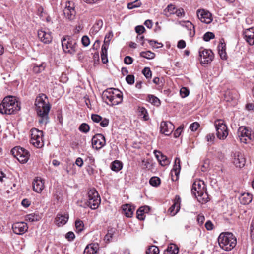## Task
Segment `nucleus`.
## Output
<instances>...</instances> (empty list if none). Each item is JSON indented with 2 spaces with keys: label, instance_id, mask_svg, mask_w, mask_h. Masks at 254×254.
Masks as SVG:
<instances>
[{
  "label": "nucleus",
  "instance_id": "nucleus-21",
  "mask_svg": "<svg viewBox=\"0 0 254 254\" xmlns=\"http://www.w3.org/2000/svg\"><path fill=\"white\" fill-rule=\"evenodd\" d=\"M38 36L39 39L44 43L49 44L52 41V37L50 32L39 30L38 31Z\"/></svg>",
  "mask_w": 254,
  "mask_h": 254
},
{
  "label": "nucleus",
  "instance_id": "nucleus-6",
  "mask_svg": "<svg viewBox=\"0 0 254 254\" xmlns=\"http://www.w3.org/2000/svg\"><path fill=\"white\" fill-rule=\"evenodd\" d=\"M62 45L64 51L65 53L71 55L74 54L76 52L78 48V46L75 40L72 39L69 36L62 38Z\"/></svg>",
  "mask_w": 254,
  "mask_h": 254
},
{
  "label": "nucleus",
  "instance_id": "nucleus-33",
  "mask_svg": "<svg viewBox=\"0 0 254 254\" xmlns=\"http://www.w3.org/2000/svg\"><path fill=\"white\" fill-rule=\"evenodd\" d=\"M140 55L141 57L147 59H153L155 57V53L150 51H142L140 52Z\"/></svg>",
  "mask_w": 254,
  "mask_h": 254
},
{
  "label": "nucleus",
  "instance_id": "nucleus-39",
  "mask_svg": "<svg viewBox=\"0 0 254 254\" xmlns=\"http://www.w3.org/2000/svg\"><path fill=\"white\" fill-rule=\"evenodd\" d=\"M115 233V229L113 228H111L108 230V233L105 235L104 237V240L107 242H109L110 241L111 239L112 238L113 236Z\"/></svg>",
  "mask_w": 254,
  "mask_h": 254
},
{
  "label": "nucleus",
  "instance_id": "nucleus-25",
  "mask_svg": "<svg viewBox=\"0 0 254 254\" xmlns=\"http://www.w3.org/2000/svg\"><path fill=\"white\" fill-rule=\"evenodd\" d=\"M154 153L156 157L157 158L158 160L162 166L167 165L170 163L169 160L160 151H155Z\"/></svg>",
  "mask_w": 254,
  "mask_h": 254
},
{
  "label": "nucleus",
  "instance_id": "nucleus-47",
  "mask_svg": "<svg viewBox=\"0 0 254 254\" xmlns=\"http://www.w3.org/2000/svg\"><path fill=\"white\" fill-rule=\"evenodd\" d=\"M142 73L147 79L150 78L152 76V72L149 67H145L142 70Z\"/></svg>",
  "mask_w": 254,
  "mask_h": 254
},
{
  "label": "nucleus",
  "instance_id": "nucleus-29",
  "mask_svg": "<svg viewBox=\"0 0 254 254\" xmlns=\"http://www.w3.org/2000/svg\"><path fill=\"white\" fill-rule=\"evenodd\" d=\"M98 250L97 244H91L87 245L84 251V254H96Z\"/></svg>",
  "mask_w": 254,
  "mask_h": 254
},
{
  "label": "nucleus",
  "instance_id": "nucleus-12",
  "mask_svg": "<svg viewBox=\"0 0 254 254\" xmlns=\"http://www.w3.org/2000/svg\"><path fill=\"white\" fill-rule=\"evenodd\" d=\"M199 55L200 57V62L202 64H208L214 59V55L212 51L211 50L205 49L202 47L199 49Z\"/></svg>",
  "mask_w": 254,
  "mask_h": 254
},
{
  "label": "nucleus",
  "instance_id": "nucleus-51",
  "mask_svg": "<svg viewBox=\"0 0 254 254\" xmlns=\"http://www.w3.org/2000/svg\"><path fill=\"white\" fill-rule=\"evenodd\" d=\"M44 69V66L43 64H41L40 65L34 66L33 68V72L36 73H39Z\"/></svg>",
  "mask_w": 254,
  "mask_h": 254
},
{
  "label": "nucleus",
  "instance_id": "nucleus-14",
  "mask_svg": "<svg viewBox=\"0 0 254 254\" xmlns=\"http://www.w3.org/2000/svg\"><path fill=\"white\" fill-rule=\"evenodd\" d=\"M92 146L93 148L99 150L106 144L105 137L101 134H96L92 138Z\"/></svg>",
  "mask_w": 254,
  "mask_h": 254
},
{
  "label": "nucleus",
  "instance_id": "nucleus-3",
  "mask_svg": "<svg viewBox=\"0 0 254 254\" xmlns=\"http://www.w3.org/2000/svg\"><path fill=\"white\" fill-rule=\"evenodd\" d=\"M102 99L109 106L117 105L123 101V94L116 88H108L102 93Z\"/></svg>",
  "mask_w": 254,
  "mask_h": 254
},
{
  "label": "nucleus",
  "instance_id": "nucleus-9",
  "mask_svg": "<svg viewBox=\"0 0 254 254\" xmlns=\"http://www.w3.org/2000/svg\"><path fill=\"white\" fill-rule=\"evenodd\" d=\"M11 153L21 163H26L30 155L27 150L19 146L13 148L11 150Z\"/></svg>",
  "mask_w": 254,
  "mask_h": 254
},
{
  "label": "nucleus",
  "instance_id": "nucleus-2",
  "mask_svg": "<svg viewBox=\"0 0 254 254\" xmlns=\"http://www.w3.org/2000/svg\"><path fill=\"white\" fill-rule=\"evenodd\" d=\"M20 110V103L13 96H9L5 97L0 104V113L2 114H15Z\"/></svg>",
  "mask_w": 254,
  "mask_h": 254
},
{
  "label": "nucleus",
  "instance_id": "nucleus-17",
  "mask_svg": "<svg viewBox=\"0 0 254 254\" xmlns=\"http://www.w3.org/2000/svg\"><path fill=\"white\" fill-rule=\"evenodd\" d=\"M174 129V126L170 122L163 121L160 124V131L165 135H169Z\"/></svg>",
  "mask_w": 254,
  "mask_h": 254
},
{
  "label": "nucleus",
  "instance_id": "nucleus-43",
  "mask_svg": "<svg viewBox=\"0 0 254 254\" xmlns=\"http://www.w3.org/2000/svg\"><path fill=\"white\" fill-rule=\"evenodd\" d=\"M110 40L108 41H104V44L102 46L101 54L107 55V51L109 47Z\"/></svg>",
  "mask_w": 254,
  "mask_h": 254
},
{
  "label": "nucleus",
  "instance_id": "nucleus-34",
  "mask_svg": "<svg viewBox=\"0 0 254 254\" xmlns=\"http://www.w3.org/2000/svg\"><path fill=\"white\" fill-rule=\"evenodd\" d=\"M122 167V163L119 161L116 160L112 163L111 169L114 171L118 172L121 170Z\"/></svg>",
  "mask_w": 254,
  "mask_h": 254
},
{
  "label": "nucleus",
  "instance_id": "nucleus-11",
  "mask_svg": "<svg viewBox=\"0 0 254 254\" xmlns=\"http://www.w3.org/2000/svg\"><path fill=\"white\" fill-rule=\"evenodd\" d=\"M217 137L221 140L225 139L228 135L227 126L222 120H217L215 122Z\"/></svg>",
  "mask_w": 254,
  "mask_h": 254
},
{
  "label": "nucleus",
  "instance_id": "nucleus-55",
  "mask_svg": "<svg viewBox=\"0 0 254 254\" xmlns=\"http://www.w3.org/2000/svg\"><path fill=\"white\" fill-rule=\"evenodd\" d=\"M183 127H184L182 125L178 127V128L175 131L174 133V137L177 138L180 135L181 132L183 129Z\"/></svg>",
  "mask_w": 254,
  "mask_h": 254
},
{
  "label": "nucleus",
  "instance_id": "nucleus-46",
  "mask_svg": "<svg viewBox=\"0 0 254 254\" xmlns=\"http://www.w3.org/2000/svg\"><path fill=\"white\" fill-rule=\"evenodd\" d=\"M176 10L175 6L173 4H169L167 8L164 10V13L169 12L170 14H175Z\"/></svg>",
  "mask_w": 254,
  "mask_h": 254
},
{
  "label": "nucleus",
  "instance_id": "nucleus-42",
  "mask_svg": "<svg viewBox=\"0 0 254 254\" xmlns=\"http://www.w3.org/2000/svg\"><path fill=\"white\" fill-rule=\"evenodd\" d=\"M149 183L151 185L157 187L160 184V179L157 177H153L150 179Z\"/></svg>",
  "mask_w": 254,
  "mask_h": 254
},
{
  "label": "nucleus",
  "instance_id": "nucleus-59",
  "mask_svg": "<svg viewBox=\"0 0 254 254\" xmlns=\"http://www.w3.org/2000/svg\"><path fill=\"white\" fill-rule=\"evenodd\" d=\"M124 61L126 64L129 65L132 63L133 60L131 57L127 56L125 57Z\"/></svg>",
  "mask_w": 254,
  "mask_h": 254
},
{
  "label": "nucleus",
  "instance_id": "nucleus-60",
  "mask_svg": "<svg viewBox=\"0 0 254 254\" xmlns=\"http://www.w3.org/2000/svg\"><path fill=\"white\" fill-rule=\"evenodd\" d=\"M175 14H176L178 17H184L185 16V12L184 9L182 8L176 9Z\"/></svg>",
  "mask_w": 254,
  "mask_h": 254
},
{
  "label": "nucleus",
  "instance_id": "nucleus-48",
  "mask_svg": "<svg viewBox=\"0 0 254 254\" xmlns=\"http://www.w3.org/2000/svg\"><path fill=\"white\" fill-rule=\"evenodd\" d=\"M26 220L30 222L37 221L38 220V216L35 214H30L26 215Z\"/></svg>",
  "mask_w": 254,
  "mask_h": 254
},
{
  "label": "nucleus",
  "instance_id": "nucleus-61",
  "mask_svg": "<svg viewBox=\"0 0 254 254\" xmlns=\"http://www.w3.org/2000/svg\"><path fill=\"white\" fill-rule=\"evenodd\" d=\"M65 237L69 241H72L74 239L75 235L73 232L70 231L66 234Z\"/></svg>",
  "mask_w": 254,
  "mask_h": 254
},
{
  "label": "nucleus",
  "instance_id": "nucleus-30",
  "mask_svg": "<svg viewBox=\"0 0 254 254\" xmlns=\"http://www.w3.org/2000/svg\"><path fill=\"white\" fill-rule=\"evenodd\" d=\"M122 209L126 217L128 218L132 217L133 213L134 208L132 207L129 204L124 205L122 206Z\"/></svg>",
  "mask_w": 254,
  "mask_h": 254
},
{
  "label": "nucleus",
  "instance_id": "nucleus-37",
  "mask_svg": "<svg viewBox=\"0 0 254 254\" xmlns=\"http://www.w3.org/2000/svg\"><path fill=\"white\" fill-rule=\"evenodd\" d=\"M148 101L151 103V104H153L154 105H156L157 106H158L160 104V100L159 99L157 98L156 97L150 95H148Z\"/></svg>",
  "mask_w": 254,
  "mask_h": 254
},
{
  "label": "nucleus",
  "instance_id": "nucleus-18",
  "mask_svg": "<svg viewBox=\"0 0 254 254\" xmlns=\"http://www.w3.org/2000/svg\"><path fill=\"white\" fill-rule=\"evenodd\" d=\"M181 198L178 195L175 196L173 204L169 208L168 213L171 216L176 214L180 209Z\"/></svg>",
  "mask_w": 254,
  "mask_h": 254
},
{
  "label": "nucleus",
  "instance_id": "nucleus-4",
  "mask_svg": "<svg viewBox=\"0 0 254 254\" xmlns=\"http://www.w3.org/2000/svg\"><path fill=\"white\" fill-rule=\"evenodd\" d=\"M218 242L221 249L226 251H229L236 246L237 239L235 236L231 232H222L218 238Z\"/></svg>",
  "mask_w": 254,
  "mask_h": 254
},
{
  "label": "nucleus",
  "instance_id": "nucleus-13",
  "mask_svg": "<svg viewBox=\"0 0 254 254\" xmlns=\"http://www.w3.org/2000/svg\"><path fill=\"white\" fill-rule=\"evenodd\" d=\"M238 136L241 142L247 143L252 139L251 131L244 126L240 127L238 130Z\"/></svg>",
  "mask_w": 254,
  "mask_h": 254
},
{
  "label": "nucleus",
  "instance_id": "nucleus-8",
  "mask_svg": "<svg viewBox=\"0 0 254 254\" xmlns=\"http://www.w3.org/2000/svg\"><path fill=\"white\" fill-rule=\"evenodd\" d=\"M30 143L35 147L40 148L44 146L43 132L39 129L33 128L30 130Z\"/></svg>",
  "mask_w": 254,
  "mask_h": 254
},
{
  "label": "nucleus",
  "instance_id": "nucleus-20",
  "mask_svg": "<svg viewBox=\"0 0 254 254\" xmlns=\"http://www.w3.org/2000/svg\"><path fill=\"white\" fill-rule=\"evenodd\" d=\"M244 38L250 45L254 44V28L247 29L243 32Z\"/></svg>",
  "mask_w": 254,
  "mask_h": 254
},
{
  "label": "nucleus",
  "instance_id": "nucleus-16",
  "mask_svg": "<svg viewBox=\"0 0 254 254\" xmlns=\"http://www.w3.org/2000/svg\"><path fill=\"white\" fill-rule=\"evenodd\" d=\"M12 228L15 234L22 235L27 231L28 226L26 223L19 222L14 223Z\"/></svg>",
  "mask_w": 254,
  "mask_h": 254
},
{
  "label": "nucleus",
  "instance_id": "nucleus-57",
  "mask_svg": "<svg viewBox=\"0 0 254 254\" xmlns=\"http://www.w3.org/2000/svg\"><path fill=\"white\" fill-rule=\"evenodd\" d=\"M199 127V124L197 122L192 123L190 126V129L192 131H196Z\"/></svg>",
  "mask_w": 254,
  "mask_h": 254
},
{
  "label": "nucleus",
  "instance_id": "nucleus-1",
  "mask_svg": "<svg viewBox=\"0 0 254 254\" xmlns=\"http://www.w3.org/2000/svg\"><path fill=\"white\" fill-rule=\"evenodd\" d=\"M35 105L39 117V123L41 125H46L49 122L48 115L51 108L47 96L42 94L37 97Z\"/></svg>",
  "mask_w": 254,
  "mask_h": 254
},
{
  "label": "nucleus",
  "instance_id": "nucleus-36",
  "mask_svg": "<svg viewBox=\"0 0 254 254\" xmlns=\"http://www.w3.org/2000/svg\"><path fill=\"white\" fill-rule=\"evenodd\" d=\"M141 4L142 3L140 0H135L133 2L128 3L127 7L129 9H132L140 7Z\"/></svg>",
  "mask_w": 254,
  "mask_h": 254
},
{
  "label": "nucleus",
  "instance_id": "nucleus-49",
  "mask_svg": "<svg viewBox=\"0 0 254 254\" xmlns=\"http://www.w3.org/2000/svg\"><path fill=\"white\" fill-rule=\"evenodd\" d=\"M215 138L214 133H209L206 136V139L209 145L213 144Z\"/></svg>",
  "mask_w": 254,
  "mask_h": 254
},
{
  "label": "nucleus",
  "instance_id": "nucleus-63",
  "mask_svg": "<svg viewBox=\"0 0 254 254\" xmlns=\"http://www.w3.org/2000/svg\"><path fill=\"white\" fill-rule=\"evenodd\" d=\"M75 164L77 166L81 167L83 165V159L80 157H78L75 161Z\"/></svg>",
  "mask_w": 254,
  "mask_h": 254
},
{
  "label": "nucleus",
  "instance_id": "nucleus-31",
  "mask_svg": "<svg viewBox=\"0 0 254 254\" xmlns=\"http://www.w3.org/2000/svg\"><path fill=\"white\" fill-rule=\"evenodd\" d=\"M218 53L220 58L223 60L226 59L227 54L226 52V45L222 43H220L218 46Z\"/></svg>",
  "mask_w": 254,
  "mask_h": 254
},
{
  "label": "nucleus",
  "instance_id": "nucleus-58",
  "mask_svg": "<svg viewBox=\"0 0 254 254\" xmlns=\"http://www.w3.org/2000/svg\"><path fill=\"white\" fill-rule=\"evenodd\" d=\"M109 123V121L108 119L106 118H102V120L100 122V125L101 127H105L108 126Z\"/></svg>",
  "mask_w": 254,
  "mask_h": 254
},
{
  "label": "nucleus",
  "instance_id": "nucleus-10",
  "mask_svg": "<svg viewBox=\"0 0 254 254\" xmlns=\"http://www.w3.org/2000/svg\"><path fill=\"white\" fill-rule=\"evenodd\" d=\"M75 8V3L73 1H67L65 2L63 12L66 20L73 21L75 19L76 12Z\"/></svg>",
  "mask_w": 254,
  "mask_h": 254
},
{
  "label": "nucleus",
  "instance_id": "nucleus-22",
  "mask_svg": "<svg viewBox=\"0 0 254 254\" xmlns=\"http://www.w3.org/2000/svg\"><path fill=\"white\" fill-rule=\"evenodd\" d=\"M68 218V214L59 213L55 218L56 224L58 227L63 226L67 223Z\"/></svg>",
  "mask_w": 254,
  "mask_h": 254
},
{
  "label": "nucleus",
  "instance_id": "nucleus-24",
  "mask_svg": "<svg viewBox=\"0 0 254 254\" xmlns=\"http://www.w3.org/2000/svg\"><path fill=\"white\" fill-rule=\"evenodd\" d=\"M180 24L185 27L189 31V35L190 37H193L195 35L194 26L193 24L190 21H182L179 22Z\"/></svg>",
  "mask_w": 254,
  "mask_h": 254
},
{
  "label": "nucleus",
  "instance_id": "nucleus-53",
  "mask_svg": "<svg viewBox=\"0 0 254 254\" xmlns=\"http://www.w3.org/2000/svg\"><path fill=\"white\" fill-rule=\"evenodd\" d=\"M127 82L130 85L134 83V76L133 75H128L126 78Z\"/></svg>",
  "mask_w": 254,
  "mask_h": 254
},
{
  "label": "nucleus",
  "instance_id": "nucleus-50",
  "mask_svg": "<svg viewBox=\"0 0 254 254\" xmlns=\"http://www.w3.org/2000/svg\"><path fill=\"white\" fill-rule=\"evenodd\" d=\"M189 90L186 87L181 88L180 93L182 98H185L189 95Z\"/></svg>",
  "mask_w": 254,
  "mask_h": 254
},
{
  "label": "nucleus",
  "instance_id": "nucleus-62",
  "mask_svg": "<svg viewBox=\"0 0 254 254\" xmlns=\"http://www.w3.org/2000/svg\"><path fill=\"white\" fill-rule=\"evenodd\" d=\"M205 226L207 230H212L213 229V224L210 221H207Z\"/></svg>",
  "mask_w": 254,
  "mask_h": 254
},
{
  "label": "nucleus",
  "instance_id": "nucleus-45",
  "mask_svg": "<svg viewBox=\"0 0 254 254\" xmlns=\"http://www.w3.org/2000/svg\"><path fill=\"white\" fill-rule=\"evenodd\" d=\"M149 44L155 48H159L162 47L163 45L161 43H158L157 41L152 40H147Z\"/></svg>",
  "mask_w": 254,
  "mask_h": 254
},
{
  "label": "nucleus",
  "instance_id": "nucleus-27",
  "mask_svg": "<svg viewBox=\"0 0 254 254\" xmlns=\"http://www.w3.org/2000/svg\"><path fill=\"white\" fill-rule=\"evenodd\" d=\"M252 198V195L251 193H244L239 197V200L242 204L247 205L251 202Z\"/></svg>",
  "mask_w": 254,
  "mask_h": 254
},
{
  "label": "nucleus",
  "instance_id": "nucleus-38",
  "mask_svg": "<svg viewBox=\"0 0 254 254\" xmlns=\"http://www.w3.org/2000/svg\"><path fill=\"white\" fill-rule=\"evenodd\" d=\"M138 112L140 116H142L144 121H147L149 119L146 109L144 107H139Z\"/></svg>",
  "mask_w": 254,
  "mask_h": 254
},
{
  "label": "nucleus",
  "instance_id": "nucleus-41",
  "mask_svg": "<svg viewBox=\"0 0 254 254\" xmlns=\"http://www.w3.org/2000/svg\"><path fill=\"white\" fill-rule=\"evenodd\" d=\"M75 226L77 232H80L83 230L84 224L83 222L80 220H76L75 222Z\"/></svg>",
  "mask_w": 254,
  "mask_h": 254
},
{
  "label": "nucleus",
  "instance_id": "nucleus-56",
  "mask_svg": "<svg viewBox=\"0 0 254 254\" xmlns=\"http://www.w3.org/2000/svg\"><path fill=\"white\" fill-rule=\"evenodd\" d=\"M135 29L136 32L138 33L139 35H140L142 33H143L145 30L144 27L142 25L137 26L135 27Z\"/></svg>",
  "mask_w": 254,
  "mask_h": 254
},
{
  "label": "nucleus",
  "instance_id": "nucleus-23",
  "mask_svg": "<svg viewBox=\"0 0 254 254\" xmlns=\"http://www.w3.org/2000/svg\"><path fill=\"white\" fill-rule=\"evenodd\" d=\"M233 162L236 167L241 168L244 166L246 161L243 155L238 152L235 154Z\"/></svg>",
  "mask_w": 254,
  "mask_h": 254
},
{
  "label": "nucleus",
  "instance_id": "nucleus-52",
  "mask_svg": "<svg viewBox=\"0 0 254 254\" xmlns=\"http://www.w3.org/2000/svg\"><path fill=\"white\" fill-rule=\"evenodd\" d=\"M81 42L85 47H87L90 44V40L87 36H83L82 38Z\"/></svg>",
  "mask_w": 254,
  "mask_h": 254
},
{
  "label": "nucleus",
  "instance_id": "nucleus-19",
  "mask_svg": "<svg viewBox=\"0 0 254 254\" xmlns=\"http://www.w3.org/2000/svg\"><path fill=\"white\" fill-rule=\"evenodd\" d=\"M45 187L44 181L41 177H36L33 182V189L37 193H41Z\"/></svg>",
  "mask_w": 254,
  "mask_h": 254
},
{
  "label": "nucleus",
  "instance_id": "nucleus-7",
  "mask_svg": "<svg viewBox=\"0 0 254 254\" xmlns=\"http://www.w3.org/2000/svg\"><path fill=\"white\" fill-rule=\"evenodd\" d=\"M100 202V197L97 191L95 189H90L88 192L87 205L94 210L99 207Z\"/></svg>",
  "mask_w": 254,
  "mask_h": 254
},
{
  "label": "nucleus",
  "instance_id": "nucleus-44",
  "mask_svg": "<svg viewBox=\"0 0 254 254\" xmlns=\"http://www.w3.org/2000/svg\"><path fill=\"white\" fill-rule=\"evenodd\" d=\"M215 35L213 33L211 32H207L204 34L203 37V39L205 41L208 42L211 39H214Z\"/></svg>",
  "mask_w": 254,
  "mask_h": 254
},
{
  "label": "nucleus",
  "instance_id": "nucleus-26",
  "mask_svg": "<svg viewBox=\"0 0 254 254\" xmlns=\"http://www.w3.org/2000/svg\"><path fill=\"white\" fill-rule=\"evenodd\" d=\"M150 208L148 206L139 207L136 212V217L140 220H143L145 218V213L149 211Z\"/></svg>",
  "mask_w": 254,
  "mask_h": 254
},
{
  "label": "nucleus",
  "instance_id": "nucleus-64",
  "mask_svg": "<svg viewBox=\"0 0 254 254\" xmlns=\"http://www.w3.org/2000/svg\"><path fill=\"white\" fill-rule=\"evenodd\" d=\"M177 47L178 48L183 49L186 47V42L183 40H180L178 42Z\"/></svg>",
  "mask_w": 254,
  "mask_h": 254
},
{
  "label": "nucleus",
  "instance_id": "nucleus-40",
  "mask_svg": "<svg viewBox=\"0 0 254 254\" xmlns=\"http://www.w3.org/2000/svg\"><path fill=\"white\" fill-rule=\"evenodd\" d=\"M79 130L83 133H87L90 130L89 126L86 123H82L79 127Z\"/></svg>",
  "mask_w": 254,
  "mask_h": 254
},
{
  "label": "nucleus",
  "instance_id": "nucleus-15",
  "mask_svg": "<svg viewBox=\"0 0 254 254\" xmlns=\"http://www.w3.org/2000/svg\"><path fill=\"white\" fill-rule=\"evenodd\" d=\"M197 16L198 19L203 23L209 24L212 21V15L210 12L204 9L197 10Z\"/></svg>",
  "mask_w": 254,
  "mask_h": 254
},
{
  "label": "nucleus",
  "instance_id": "nucleus-54",
  "mask_svg": "<svg viewBox=\"0 0 254 254\" xmlns=\"http://www.w3.org/2000/svg\"><path fill=\"white\" fill-rule=\"evenodd\" d=\"M102 117L97 114H92L91 119L95 123H100L102 120Z\"/></svg>",
  "mask_w": 254,
  "mask_h": 254
},
{
  "label": "nucleus",
  "instance_id": "nucleus-28",
  "mask_svg": "<svg viewBox=\"0 0 254 254\" xmlns=\"http://www.w3.org/2000/svg\"><path fill=\"white\" fill-rule=\"evenodd\" d=\"M180 170H181L180 160L179 158L177 157V158H176V159L175 160L173 168L171 171L172 175H173V173H174V174L176 176L175 180H177L178 178V176L180 174Z\"/></svg>",
  "mask_w": 254,
  "mask_h": 254
},
{
  "label": "nucleus",
  "instance_id": "nucleus-5",
  "mask_svg": "<svg viewBox=\"0 0 254 254\" xmlns=\"http://www.w3.org/2000/svg\"><path fill=\"white\" fill-rule=\"evenodd\" d=\"M191 193L194 195L198 201L205 203L208 201V194L206 192L205 185L203 181H195L192 184Z\"/></svg>",
  "mask_w": 254,
  "mask_h": 254
},
{
  "label": "nucleus",
  "instance_id": "nucleus-32",
  "mask_svg": "<svg viewBox=\"0 0 254 254\" xmlns=\"http://www.w3.org/2000/svg\"><path fill=\"white\" fill-rule=\"evenodd\" d=\"M179 253V248L175 244H170L165 251V254H177Z\"/></svg>",
  "mask_w": 254,
  "mask_h": 254
},
{
  "label": "nucleus",
  "instance_id": "nucleus-35",
  "mask_svg": "<svg viewBox=\"0 0 254 254\" xmlns=\"http://www.w3.org/2000/svg\"><path fill=\"white\" fill-rule=\"evenodd\" d=\"M159 253V248L154 245L150 246L146 251V254H158Z\"/></svg>",
  "mask_w": 254,
  "mask_h": 254
}]
</instances>
